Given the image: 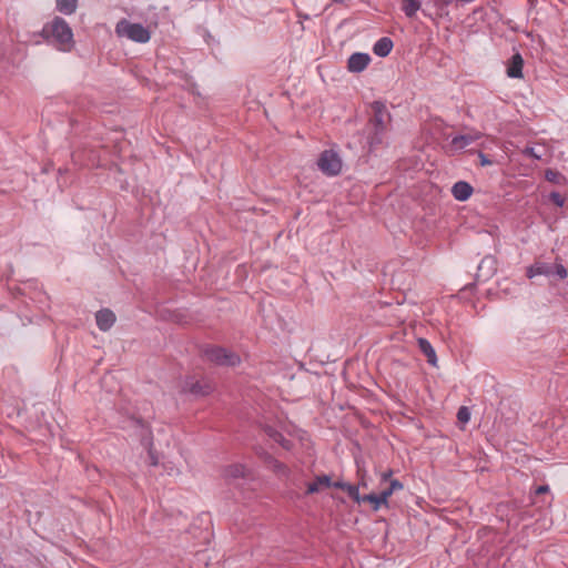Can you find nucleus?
<instances>
[{"label": "nucleus", "instance_id": "c85d7f7f", "mask_svg": "<svg viewBox=\"0 0 568 568\" xmlns=\"http://www.w3.org/2000/svg\"><path fill=\"white\" fill-rule=\"evenodd\" d=\"M394 490L388 486L378 494L379 500L382 501L383 505H388V498L392 496Z\"/></svg>", "mask_w": 568, "mask_h": 568}, {"label": "nucleus", "instance_id": "ddd939ff", "mask_svg": "<svg viewBox=\"0 0 568 568\" xmlns=\"http://www.w3.org/2000/svg\"><path fill=\"white\" fill-rule=\"evenodd\" d=\"M473 191V186L465 181H458L452 187V193L454 197L458 201L468 200L471 196Z\"/></svg>", "mask_w": 568, "mask_h": 568}, {"label": "nucleus", "instance_id": "a211bd4d", "mask_svg": "<svg viewBox=\"0 0 568 568\" xmlns=\"http://www.w3.org/2000/svg\"><path fill=\"white\" fill-rule=\"evenodd\" d=\"M393 49V41L387 38V37H384V38H381L373 47V52L381 57V58H384V57H387L390 51Z\"/></svg>", "mask_w": 568, "mask_h": 568}, {"label": "nucleus", "instance_id": "2f4dec72", "mask_svg": "<svg viewBox=\"0 0 568 568\" xmlns=\"http://www.w3.org/2000/svg\"><path fill=\"white\" fill-rule=\"evenodd\" d=\"M479 159H480V165L481 166H485V165H489L491 164V161L487 158L486 154H484L483 152H479Z\"/></svg>", "mask_w": 568, "mask_h": 568}, {"label": "nucleus", "instance_id": "7ed1b4c3", "mask_svg": "<svg viewBox=\"0 0 568 568\" xmlns=\"http://www.w3.org/2000/svg\"><path fill=\"white\" fill-rule=\"evenodd\" d=\"M115 32L119 37H125L132 41L145 43L150 40V31L141 23H132L125 19L118 22Z\"/></svg>", "mask_w": 568, "mask_h": 568}, {"label": "nucleus", "instance_id": "f3484780", "mask_svg": "<svg viewBox=\"0 0 568 568\" xmlns=\"http://www.w3.org/2000/svg\"><path fill=\"white\" fill-rule=\"evenodd\" d=\"M479 138H480L479 133L456 135L452 139L450 144L454 149L460 150V149H464L465 146L471 144Z\"/></svg>", "mask_w": 568, "mask_h": 568}, {"label": "nucleus", "instance_id": "f03ea898", "mask_svg": "<svg viewBox=\"0 0 568 568\" xmlns=\"http://www.w3.org/2000/svg\"><path fill=\"white\" fill-rule=\"evenodd\" d=\"M42 36L62 51H70L74 44L72 29L61 17H54L52 21L45 23Z\"/></svg>", "mask_w": 568, "mask_h": 568}, {"label": "nucleus", "instance_id": "423d86ee", "mask_svg": "<svg viewBox=\"0 0 568 568\" xmlns=\"http://www.w3.org/2000/svg\"><path fill=\"white\" fill-rule=\"evenodd\" d=\"M182 390L194 396H205L213 390V386L205 379L197 381L190 377L184 381Z\"/></svg>", "mask_w": 568, "mask_h": 568}, {"label": "nucleus", "instance_id": "a878e982", "mask_svg": "<svg viewBox=\"0 0 568 568\" xmlns=\"http://www.w3.org/2000/svg\"><path fill=\"white\" fill-rule=\"evenodd\" d=\"M549 200L558 207H562L565 205L566 199L559 192H551L549 194Z\"/></svg>", "mask_w": 568, "mask_h": 568}, {"label": "nucleus", "instance_id": "20e7f679", "mask_svg": "<svg viewBox=\"0 0 568 568\" xmlns=\"http://www.w3.org/2000/svg\"><path fill=\"white\" fill-rule=\"evenodd\" d=\"M203 353L210 362L221 366H235L241 361L237 354L220 346H209Z\"/></svg>", "mask_w": 568, "mask_h": 568}, {"label": "nucleus", "instance_id": "9b49d317", "mask_svg": "<svg viewBox=\"0 0 568 568\" xmlns=\"http://www.w3.org/2000/svg\"><path fill=\"white\" fill-rule=\"evenodd\" d=\"M526 275L528 278H532L537 275H545V276H552L554 275V267L552 264L542 262V261H536L532 265H530L527 268Z\"/></svg>", "mask_w": 568, "mask_h": 568}, {"label": "nucleus", "instance_id": "5701e85b", "mask_svg": "<svg viewBox=\"0 0 568 568\" xmlns=\"http://www.w3.org/2000/svg\"><path fill=\"white\" fill-rule=\"evenodd\" d=\"M361 503H371L373 505L374 510H378L381 508V506L383 505L382 501L379 500L378 494H374V493L367 494L364 496L359 495V504Z\"/></svg>", "mask_w": 568, "mask_h": 568}, {"label": "nucleus", "instance_id": "4468645a", "mask_svg": "<svg viewBox=\"0 0 568 568\" xmlns=\"http://www.w3.org/2000/svg\"><path fill=\"white\" fill-rule=\"evenodd\" d=\"M497 270V262L494 256H485L478 265V276H485L486 278L495 274Z\"/></svg>", "mask_w": 568, "mask_h": 568}, {"label": "nucleus", "instance_id": "0eeeda50", "mask_svg": "<svg viewBox=\"0 0 568 568\" xmlns=\"http://www.w3.org/2000/svg\"><path fill=\"white\" fill-rule=\"evenodd\" d=\"M142 438H141V443L142 445L148 449V454H149V463L151 466H158L159 465V457H158V454L155 453V450L153 449V437H152V432L149 427H145L144 425H142Z\"/></svg>", "mask_w": 568, "mask_h": 568}, {"label": "nucleus", "instance_id": "b1692460", "mask_svg": "<svg viewBox=\"0 0 568 568\" xmlns=\"http://www.w3.org/2000/svg\"><path fill=\"white\" fill-rule=\"evenodd\" d=\"M554 275H556L559 280H565L568 276L567 268L559 262V258H556V263L552 264Z\"/></svg>", "mask_w": 568, "mask_h": 568}, {"label": "nucleus", "instance_id": "473e14b6", "mask_svg": "<svg viewBox=\"0 0 568 568\" xmlns=\"http://www.w3.org/2000/svg\"><path fill=\"white\" fill-rule=\"evenodd\" d=\"M549 491V487L547 485H541L536 488V495L546 494Z\"/></svg>", "mask_w": 568, "mask_h": 568}, {"label": "nucleus", "instance_id": "6ab92c4d", "mask_svg": "<svg viewBox=\"0 0 568 568\" xmlns=\"http://www.w3.org/2000/svg\"><path fill=\"white\" fill-rule=\"evenodd\" d=\"M55 6L59 12L70 16L75 12L78 0H57Z\"/></svg>", "mask_w": 568, "mask_h": 568}, {"label": "nucleus", "instance_id": "39448f33", "mask_svg": "<svg viewBox=\"0 0 568 568\" xmlns=\"http://www.w3.org/2000/svg\"><path fill=\"white\" fill-rule=\"evenodd\" d=\"M320 170L327 175H337L342 170L339 156L333 150H325L317 162Z\"/></svg>", "mask_w": 568, "mask_h": 568}, {"label": "nucleus", "instance_id": "bb28decb", "mask_svg": "<svg viewBox=\"0 0 568 568\" xmlns=\"http://www.w3.org/2000/svg\"><path fill=\"white\" fill-rule=\"evenodd\" d=\"M457 418L462 423H467L470 418V413L466 406L459 407L457 412Z\"/></svg>", "mask_w": 568, "mask_h": 568}, {"label": "nucleus", "instance_id": "cd10ccee", "mask_svg": "<svg viewBox=\"0 0 568 568\" xmlns=\"http://www.w3.org/2000/svg\"><path fill=\"white\" fill-rule=\"evenodd\" d=\"M394 490L388 486L378 494L379 500L382 501L383 505H388V498L392 496Z\"/></svg>", "mask_w": 568, "mask_h": 568}, {"label": "nucleus", "instance_id": "7c9ffc66", "mask_svg": "<svg viewBox=\"0 0 568 568\" xmlns=\"http://www.w3.org/2000/svg\"><path fill=\"white\" fill-rule=\"evenodd\" d=\"M394 491L403 489V484L398 479L389 480L388 485Z\"/></svg>", "mask_w": 568, "mask_h": 568}, {"label": "nucleus", "instance_id": "dca6fc26", "mask_svg": "<svg viewBox=\"0 0 568 568\" xmlns=\"http://www.w3.org/2000/svg\"><path fill=\"white\" fill-rule=\"evenodd\" d=\"M420 352L426 356L428 364L432 366L437 365V356L432 344L426 338L417 339Z\"/></svg>", "mask_w": 568, "mask_h": 568}, {"label": "nucleus", "instance_id": "f704fd0d", "mask_svg": "<svg viewBox=\"0 0 568 568\" xmlns=\"http://www.w3.org/2000/svg\"><path fill=\"white\" fill-rule=\"evenodd\" d=\"M390 476H392V470H388V471H386V473H384V474L382 475V479H383L384 481H388V480H389V478H390Z\"/></svg>", "mask_w": 568, "mask_h": 568}, {"label": "nucleus", "instance_id": "4be33fe9", "mask_svg": "<svg viewBox=\"0 0 568 568\" xmlns=\"http://www.w3.org/2000/svg\"><path fill=\"white\" fill-rule=\"evenodd\" d=\"M420 9L419 0H402V10L408 18H414L416 12Z\"/></svg>", "mask_w": 568, "mask_h": 568}, {"label": "nucleus", "instance_id": "c756f323", "mask_svg": "<svg viewBox=\"0 0 568 568\" xmlns=\"http://www.w3.org/2000/svg\"><path fill=\"white\" fill-rule=\"evenodd\" d=\"M524 154H526V155H528L530 158L537 159V160L541 159V154L537 153L535 148H526L524 150Z\"/></svg>", "mask_w": 568, "mask_h": 568}, {"label": "nucleus", "instance_id": "aec40b11", "mask_svg": "<svg viewBox=\"0 0 568 568\" xmlns=\"http://www.w3.org/2000/svg\"><path fill=\"white\" fill-rule=\"evenodd\" d=\"M265 432L270 438H272L274 442L278 443L283 448H285L287 450L292 448L291 440L286 439L280 432H277L273 427H267L265 429Z\"/></svg>", "mask_w": 568, "mask_h": 568}, {"label": "nucleus", "instance_id": "72a5a7b5", "mask_svg": "<svg viewBox=\"0 0 568 568\" xmlns=\"http://www.w3.org/2000/svg\"><path fill=\"white\" fill-rule=\"evenodd\" d=\"M434 2L438 6H448L450 3V0H434Z\"/></svg>", "mask_w": 568, "mask_h": 568}, {"label": "nucleus", "instance_id": "f257e3e1", "mask_svg": "<svg viewBox=\"0 0 568 568\" xmlns=\"http://www.w3.org/2000/svg\"><path fill=\"white\" fill-rule=\"evenodd\" d=\"M372 109L374 114L368 120L365 128L369 151H373L375 146L382 144L384 134L387 130V123L390 119L384 103L375 101L372 104Z\"/></svg>", "mask_w": 568, "mask_h": 568}, {"label": "nucleus", "instance_id": "412c9836", "mask_svg": "<svg viewBox=\"0 0 568 568\" xmlns=\"http://www.w3.org/2000/svg\"><path fill=\"white\" fill-rule=\"evenodd\" d=\"M333 487L345 490L354 501L359 504L358 486L346 484L343 481H335L333 484Z\"/></svg>", "mask_w": 568, "mask_h": 568}, {"label": "nucleus", "instance_id": "1a4fd4ad", "mask_svg": "<svg viewBox=\"0 0 568 568\" xmlns=\"http://www.w3.org/2000/svg\"><path fill=\"white\" fill-rule=\"evenodd\" d=\"M524 68V59L519 52H516L507 62V75L514 79H521Z\"/></svg>", "mask_w": 568, "mask_h": 568}, {"label": "nucleus", "instance_id": "9d476101", "mask_svg": "<svg viewBox=\"0 0 568 568\" xmlns=\"http://www.w3.org/2000/svg\"><path fill=\"white\" fill-rule=\"evenodd\" d=\"M95 321H97L98 327L101 331L105 332V331H109L113 326V324L115 322V315L111 310L102 308L97 312Z\"/></svg>", "mask_w": 568, "mask_h": 568}, {"label": "nucleus", "instance_id": "2eb2a0df", "mask_svg": "<svg viewBox=\"0 0 568 568\" xmlns=\"http://www.w3.org/2000/svg\"><path fill=\"white\" fill-rule=\"evenodd\" d=\"M222 476L226 480L243 478L246 476L245 466L242 464H233L223 468Z\"/></svg>", "mask_w": 568, "mask_h": 568}, {"label": "nucleus", "instance_id": "f8f14e48", "mask_svg": "<svg viewBox=\"0 0 568 568\" xmlns=\"http://www.w3.org/2000/svg\"><path fill=\"white\" fill-rule=\"evenodd\" d=\"M333 484L334 483L328 475L316 476L312 483L307 484L306 495L320 493L324 488L332 487Z\"/></svg>", "mask_w": 568, "mask_h": 568}, {"label": "nucleus", "instance_id": "393cba45", "mask_svg": "<svg viewBox=\"0 0 568 568\" xmlns=\"http://www.w3.org/2000/svg\"><path fill=\"white\" fill-rule=\"evenodd\" d=\"M545 178L548 182L557 184L560 183V181L564 179V176L558 171L551 169L545 172Z\"/></svg>", "mask_w": 568, "mask_h": 568}, {"label": "nucleus", "instance_id": "6e6552de", "mask_svg": "<svg viewBox=\"0 0 568 568\" xmlns=\"http://www.w3.org/2000/svg\"><path fill=\"white\" fill-rule=\"evenodd\" d=\"M369 62L371 57L367 53L356 52L348 58L347 69L354 73L362 72L367 68Z\"/></svg>", "mask_w": 568, "mask_h": 568}]
</instances>
